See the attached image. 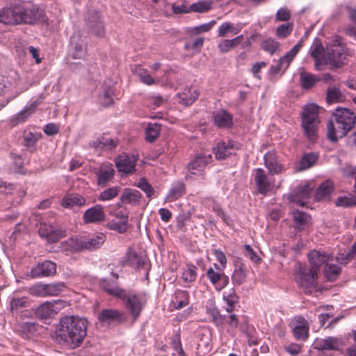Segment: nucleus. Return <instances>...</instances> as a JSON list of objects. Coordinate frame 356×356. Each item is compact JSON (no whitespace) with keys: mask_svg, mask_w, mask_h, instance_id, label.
I'll use <instances>...</instances> for the list:
<instances>
[{"mask_svg":"<svg viewBox=\"0 0 356 356\" xmlns=\"http://www.w3.org/2000/svg\"><path fill=\"white\" fill-rule=\"evenodd\" d=\"M318 156L315 153L305 154L300 160L298 165V170L308 169L316 164Z\"/></svg>","mask_w":356,"mask_h":356,"instance_id":"ea45409f","label":"nucleus"},{"mask_svg":"<svg viewBox=\"0 0 356 356\" xmlns=\"http://www.w3.org/2000/svg\"><path fill=\"white\" fill-rule=\"evenodd\" d=\"M261 47L264 51L273 55L279 51L280 43L273 38H270L264 40L261 44Z\"/></svg>","mask_w":356,"mask_h":356,"instance_id":"864d4df0","label":"nucleus"},{"mask_svg":"<svg viewBox=\"0 0 356 356\" xmlns=\"http://www.w3.org/2000/svg\"><path fill=\"white\" fill-rule=\"evenodd\" d=\"M312 191V188L309 185L298 187L289 195V200L297 205L304 207L306 204L305 200L309 197Z\"/></svg>","mask_w":356,"mask_h":356,"instance_id":"4be33fe9","label":"nucleus"},{"mask_svg":"<svg viewBox=\"0 0 356 356\" xmlns=\"http://www.w3.org/2000/svg\"><path fill=\"white\" fill-rule=\"evenodd\" d=\"M346 56V49L341 45L338 40L334 41L330 48H327V63L335 67H340L343 65Z\"/></svg>","mask_w":356,"mask_h":356,"instance_id":"9b49d317","label":"nucleus"},{"mask_svg":"<svg viewBox=\"0 0 356 356\" xmlns=\"http://www.w3.org/2000/svg\"><path fill=\"white\" fill-rule=\"evenodd\" d=\"M211 156H197L188 164L189 174L186 175V179L191 178V175L201 176Z\"/></svg>","mask_w":356,"mask_h":356,"instance_id":"a211bd4d","label":"nucleus"},{"mask_svg":"<svg viewBox=\"0 0 356 356\" xmlns=\"http://www.w3.org/2000/svg\"><path fill=\"white\" fill-rule=\"evenodd\" d=\"M243 40V35H240L232 40H225L218 44V48L222 52H227L231 48L240 44Z\"/></svg>","mask_w":356,"mask_h":356,"instance_id":"09e8293b","label":"nucleus"},{"mask_svg":"<svg viewBox=\"0 0 356 356\" xmlns=\"http://www.w3.org/2000/svg\"><path fill=\"white\" fill-rule=\"evenodd\" d=\"M29 298L26 296H14L10 300V309L12 313L17 312L20 309L29 307Z\"/></svg>","mask_w":356,"mask_h":356,"instance_id":"79ce46f5","label":"nucleus"},{"mask_svg":"<svg viewBox=\"0 0 356 356\" xmlns=\"http://www.w3.org/2000/svg\"><path fill=\"white\" fill-rule=\"evenodd\" d=\"M175 308L180 309L189 304V295L186 291L178 289L174 295Z\"/></svg>","mask_w":356,"mask_h":356,"instance_id":"a19ab883","label":"nucleus"},{"mask_svg":"<svg viewBox=\"0 0 356 356\" xmlns=\"http://www.w3.org/2000/svg\"><path fill=\"white\" fill-rule=\"evenodd\" d=\"M121 263L123 266H127L139 271L143 270L146 277L148 278L151 265L148 262L147 258L140 252L129 248L124 256L122 258Z\"/></svg>","mask_w":356,"mask_h":356,"instance_id":"423d86ee","label":"nucleus"},{"mask_svg":"<svg viewBox=\"0 0 356 356\" xmlns=\"http://www.w3.org/2000/svg\"><path fill=\"white\" fill-rule=\"evenodd\" d=\"M319 80V79L312 74L302 72L300 74V86L303 89H310L314 87Z\"/></svg>","mask_w":356,"mask_h":356,"instance_id":"a18cd8bd","label":"nucleus"},{"mask_svg":"<svg viewBox=\"0 0 356 356\" xmlns=\"http://www.w3.org/2000/svg\"><path fill=\"white\" fill-rule=\"evenodd\" d=\"M137 161L135 155L123 153L115 159V165L119 172L129 175L136 171Z\"/></svg>","mask_w":356,"mask_h":356,"instance_id":"ddd939ff","label":"nucleus"},{"mask_svg":"<svg viewBox=\"0 0 356 356\" xmlns=\"http://www.w3.org/2000/svg\"><path fill=\"white\" fill-rule=\"evenodd\" d=\"M244 251L245 256L249 258L252 262L257 263L261 260L250 245H244Z\"/></svg>","mask_w":356,"mask_h":356,"instance_id":"774afa93","label":"nucleus"},{"mask_svg":"<svg viewBox=\"0 0 356 356\" xmlns=\"http://www.w3.org/2000/svg\"><path fill=\"white\" fill-rule=\"evenodd\" d=\"M265 166L268 170L269 175L274 176L286 171V168L281 163L277 155L274 152H267L264 157Z\"/></svg>","mask_w":356,"mask_h":356,"instance_id":"f3484780","label":"nucleus"},{"mask_svg":"<svg viewBox=\"0 0 356 356\" xmlns=\"http://www.w3.org/2000/svg\"><path fill=\"white\" fill-rule=\"evenodd\" d=\"M308 258L311 268L318 271L321 266L330 260V257L321 251L312 250L308 253Z\"/></svg>","mask_w":356,"mask_h":356,"instance_id":"bb28decb","label":"nucleus"},{"mask_svg":"<svg viewBox=\"0 0 356 356\" xmlns=\"http://www.w3.org/2000/svg\"><path fill=\"white\" fill-rule=\"evenodd\" d=\"M344 346L341 337H326L324 339H316L314 341V349L318 350H339Z\"/></svg>","mask_w":356,"mask_h":356,"instance_id":"dca6fc26","label":"nucleus"},{"mask_svg":"<svg viewBox=\"0 0 356 356\" xmlns=\"http://www.w3.org/2000/svg\"><path fill=\"white\" fill-rule=\"evenodd\" d=\"M161 125L157 123H149L145 131L146 140L149 142H154L160 135Z\"/></svg>","mask_w":356,"mask_h":356,"instance_id":"de8ad7c7","label":"nucleus"},{"mask_svg":"<svg viewBox=\"0 0 356 356\" xmlns=\"http://www.w3.org/2000/svg\"><path fill=\"white\" fill-rule=\"evenodd\" d=\"M235 148V143L234 141H229L225 143L221 141L218 143L217 145L213 148V152L215 154L216 159L220 160L224 159L229 155L232 154L231 150Z\"/></svg>","mask_w":356,"mask_h":356,"instance_id":"cd10ccee","label":"nucleus"},{"mask_svg":"<svg viewBox=\"0 0 356 356\" xmlns=\"http://www.w3.org/2000/svg\"><path fill=\"white\" fill-rule=\"evenodd\" d=\"M65 306L66 302L62 300L47 301L36 308L35 314L40 319H49L54 318Z\"/></svg>","mask_w":356,"mask_h":356,"instance_id":"6e6552de","label":"nucleus"},{"mask_svg":"<svg viewBox=\"0 0 356 356\" xmlns=\"http://www.w3.org/2000/svg\"><path fill=\"white\" fill-rule=\"evenodd\" d=\"M63 250L74 253L83 250V237H70L62 243Z\"/></svg>","mask_w":356,"mask_h":356,"instance_id":"7c9ffc66","label":"nucleus"},{"mask_svg":"<svg viewBox=\"0 0 356 356\" xmlns=\"http://www.w3.org/2000/svg\"><path fill=\"white\" fill-rule=\"evenodd\" d=\"M13 24H33L43 16V10L38 6L31 2L18 3L13 6Z\"/></svg>","mask_w":356,"mask_h":356,"instance_id":"20e7f679","label":"nucleus"},{"mask_svg":"<svg viewBox=\"0 0 356 356\" xmlns=\"http://www.w3.org/2000/svg\"><path fill=\"white\" fill-rule=\"evenodd\" d=\"M254 180L259 193L266 195L274 187V179H270L262 168L255 170Z\"/></svg>","mask_w":356,"mask_h":356,"instance_id":"f8f14e48","label":"nucleus"},{"mask_svg":"<svg viewBox=\"0 0 356 356\" xmlns=\"http://www.w3.org/2000/svg\"><path fill=\"white\" fill-rule=\"evenodd\" d=\"M142 198V194L140 191L132 189L125 188L121 195L120 202L122 204H129L133 206L139 204Z\"/></svg>","mask_w":356,"mask_h":356,"instance_id":"c756f323","label":"nucleus"},{"mask_svg":"<svg viewBox=\"0 0 356 356\" xmlns=\"http://www.w3.org/2000/svg\"><path fill=\"white\" fill-rule=\"evenodd\" d=\"M86 53V43L78 33L70 38L69 56L74 59L83 58Z\"/></svg>","mask_w":356,"mask_h":356,"instance_id":"4468645a","label":"nucleus"},{"mask_svg":"<svg viewBox=\"0 0 356 356\" xmlns=\"http://www.w3.org/2000/svg\"><path fill=\"white\" fill-rule=\"evenodd\" d=\"M36 106V102H34L29 107L25 108L17 115H14L11 119V122L14 124L24 122L33 113H35Z\"/></svg>","mask_w":356,"mask_h":356,"instance_id":"c9c22d12","label":"nucleus"},{"mask_svg":"<svg viewBox=\"0 0 356 356\" xmlns=\"http://www.w3.org/2000/svg\"><path fill=\"white\" fill-rule=\"evenodd\" d=\"M97 318L103 325L121 324L127 320L125 312L118 309H106L99 312Z\"/></svg>","mask_w":356,"mask_h":356,"instance_id":"1a4fd4ad","label":"nucleus"},{"mask_svg":"<svg viewBox=\"0 0 356 356\" xmlns=\"http://www.w3.org/2000/svg\"><path fill=\"white\" fill-rule=\"evenodd\" d=\"M86 204V199L77 194H72L64 197L62 200V206L65 208H73L74 207H81Z\"/></svg>","mask_w":356,"mask_h":356,"instance_id":"4c0bfd02","label":"nucleus"},{"mask_svg":"<svg viewBox=\"0 0 356 356\" xmlns=\"http://www.w3.org/2000/svg\"><path fill=\"white\" fill-rule=\"evenodd\" d=\"M341 267L335 264H327L324 268L325 275L330 281L335 280L341 273Z\"/></svg>","mask_w":356,"mask_h":356,"instance_id":"8fccbe9b","label":"nucleus"},{"mask_svg":"<svg viewBox=\"0 0 356 356\" xmlns=\"http://www.w3.org/2000/svg\"><path fill=\"white\" fill-rule=\"evenodd\" d=\"M118 143V138H111L103 136L90 143V146L95 149L111 150L116 148Z\"/></svg>","mask_w":356,"mask_h":356,"instance_id":"b1692460","label":"nucleus"},{"mask_svg":"<svg viewBox=\"0 0 356 356\" xmlns=\"http://www.w3.org/2000/svg\"><path fill=\"white\" fill-rule=\"evenodd\" d=\"M91 172L95 174L97 185L100 187L106 186L115 174L113 165L109 163H102L98 167H92Z\"/></svg>","mask_w":356,"mask_h":356,"instance_id":"9d476101","label":"nucleus"},{"mask_svg":"<svg viewBox=\"0 0 356 356\" xmlns=\"http://www.w3.org/2000/svg\"><path fill=\"white\" fill-rule=\"evenodd\" d=\"M28 292L33 296L46 297L47 293L45 284H35L28 289Z\"/></svg>","mask_w":356,"mask_h":356,"instance_id":"4d7b16f0","label":"nucleus"},{"mask_svg":"<svg viewBox=\"0 0 356 356\" xmlns=\"http://www.w3.org/2000/svg\"><path fill=\"white\" fill-rule=\"evenodd\" d=\"M140 81L147 86H152L155 83L154 79L149 74L145 69H140L138 73Z\"/></svg>","mask_w":356,"mask_h":356,"instance_id":"338daca9","label":"nucleus"},{"mask_svg":"<svg viewBox=\"0 0 356 356\" xmlns=\"http://www.w3.org/2000/svg\"><path fill=\"white\" fill-rule=\"evenodd\" d=\"M186 193V186L181 181H177L172 184L170 190L167 195V199L169 202H173Z\"/></svg>","mask_w":356,"mask_h":356,"instance_id":"f704fd0d","label":"nucleus"},{"mask_svg":"<svg viewBox=\"0 0 356 356\" xmlns=\"http://www.w3.org/2000/svg\"><path fill=\"white\" fill-rule=\"evenodd\" d=\"M24 145L28 148H34L42 134L38 131L25 130L23 132Z\"/></svg>","mask_w":356,"mask_h":356,"instance_id":"58836bf2","label":"nucleus"},{"mask_svg":"<svg viewBox=\"0 0 356 356\" xmlns=\"http://www.w3.org/2000/svg\"><path fill=\"white\" fill-rule=\"evenodd\" d=\"M293 219L296 224V229H302L310 222L311 218L306 213L297 210L293 213Z\"/></svg>","mask_w":356,"mask_h":356,"instance_id":"c03bdc74","label":"nucleus"},{"mask_svg":"<svg viewBox=\"0 0 356 356\" xmlns=\"http://www.w3.org/2000/svg\"><path fill=\"white\" fill-rule=\"evenodd\" d=\"M123 301L125 308L130 313L133 322H135L140 316L144 309L147 300L142 293H136L132 292H126L120 297Z\"/></svg>","mask_w":356,"mask_h":356,"instance_id":"39448f33","label":"nucleus"},{"mask_svg":"<svg viewBox=\"0 0 356 356\" xmlns=\"http://www.w3.org/2000/svg\"><path fill=\"white\" fill-rule=\"evenodd\" d=\"M38 232L49 243H56L65 236V230L47 224H41Z\"/></svg>","mask_w":356,"mask_h":356,"instance_id":"2eb2a0df","label":"nucleus"},{"mask_svg":"<svg viewBox=\"0 0 356 356\" xmlns=\"http://www.w3.org/2000/svg\"><path fill=\"white\" fill-rule=\"evenodd\" d=\"M323 51L324 47L320 40L318 38L315 39L311 47V56L314 58L316 66L327 63V61L325 60L324 58H320Z\"/></svg>","mask_w":356,"mask_h":356,"instance_id":"e433bc0d","label":"nucleus"},{"mask_svg":"<svg viewBox=\"0 0 356 356\" xmlns=\"http://www.w3.org/2000/svg\"><path fill=\"white\" fill-rule=\"evenodd\" d=\"M105 218L104 207L101 204H95L88 209L83 215V220L86 224L99 223L104 221Z\"/></svg>","mask_w":356,"mask_h":356,"instance_id":"6ab92c4d","label":"nucleus"},{"mask_svg":"<svg viewBox=\"0 0 356 356\" xmlns=\"http://www.w3.org/2000/svg\"><path fill=\"white\" fill-rule=\"evenodd\" d=\"M56 272V264L51 261L46 260L38 264L32 268L31 273L33 277H41L53 275Z\"/></svg>","mask_w":356,"mask_h":356,"instance_id":"412c9836","label":"nucleus"},{"mask_svg":"<svg viewBox=\"0 0 356 356\" xmlns=\"http://www.w3.org/2000/svg\"><path fill=\"white\" fill-rule=\"evenodd\" d=\"M120 190V188L119 186L106 188L99 194L98 200L100 201L111 200L118 195Z\"/></svg>","mask_w":356,"mask_h":356,"instance_id":"5fc2aeb1","label":"nucleus"},{"mask_svg":"<svg viewBox=\"0 0 356 356\" xmlns=\"http://www.w3.org/2000/svg\"><path fill=\"white\" fill-rule=\"evenodd\" d=\"M293 29V25L291 23L281 24L276 29V35L280 39L286 38L291 33Z\"/></svg>","mask_w":356,"mask_h":356,"instance_id":"bf43d9fd","label":"nucleus"},{"mask_svg":"<svg viewBox=\"0 0 356 356\" xmlns=\"http://www.w3.org/2000/svg\"><path fill=\"white\" fill-rule=\"evenodd\" d=\"M298 280L300 286L304 289L305 293H311L317 284V272L312 268H307L306 265L298 264L296 266Z\"/></svg>","mask_w":356,"mask_h":356,"instance_id":"0eeeda50","label":"nucleus"},{"mask_svg":"<svg viewBox=\"0 0 356 356\" xmlns=\"http://www.w3.org/2000/svg\"><path fill=\"white\" fill-rule=\"evenodd\" d=\"M291 60L288 58L284 59V56L281 57L277 64L272 65L270 71L273 74H277L281 70L285 71L291 63Z\"/></svg>","mask_w":356,"mask_h":356,"instance_id":"e2e57ef3","label":"nucleus"},{"mask_svg":"<svg viewBox=\"0 0 356 356\" xmlns=\"http://www.w3.org/2000/svg\"><path fill=\"white\" fill-rule=\"evenodd\" d=\"M107 227L111 230L116 231L119 233H124L128 228V222L111 220L107 223Z\"/></svg>","mask_w":356,"mask_h":356,"instance_id":"69168bd1","label":"nucleus"},{"mask_svg":"<svg viewBox=\"0 0 356 356\" xmlns=\"http://www.w3.org/2000/svg\"><path fill=\"white\" fill-rule=\"evenodd\" d=\"M87 25L89 27L92 34L99 37L104 36L105 29L103 22L101 20V17L99 13H95L91 18L87 21Z\"/></svg>","mask_w":356,"mask_h":356,"instance_id":"393cba45","label":"nucleus"},{"mask_svg":"<svg viewBox=\"0 0 356 356\" xmlns=\"http://www.w3.org/2000/svg\"><path fill=\"white\" fill-rule=\"evenodd\" d=\"M101 287L109 295L117 297L118 298H120V297L124 294V290L118 287L115 282L103 280L101 283Z\"/></svg>","mask_w":356,"mask_h":356,"instance_id":"37998d69","label":"nucleus"},{"mask_svg":"<svg viewBox=\"0 0 356 356\" xmlns=\"http://www.w3.org/2000/svg\"><path fill=\"white\" fill-rule=\"evenodd\" d=\"M295 338L298 340L305 341L309 336V324L302 317H298L296 320V324L293 329Z\"/></svg>","mask_w":356,"mask_h":356,"instance_id":"c85d7f7f","label":"nucleus"},{"mask_svg":"<svg viewBox=\"0 0 356 356\" xmlns=\"http://www.w3.org/2000/svg\"><path fill=\"white\" fill-rule=\"evenodd\" d=\"M13 6L0 10V22L5 24H13Z\"/></svg>","mask_w":356,"mask_h":356,"instance_id":"13d9d810","label":"nucleus"},{"mask_svg":"<svg viewBox=\"0 0 356 356\" xmlns=\"http://www.w3.org/2000/svg\"><path fill=\"white\" fill-rule=\"evenodd\" d=\"M197 268L195 266H188L182 273V278L186 282H193L197 277Z\"/></svg>","mask_w":356,"mask_h":356,"instance_id":"680f3d73","label":"nucleus"},{"mask_svg":"<svg viewBox=\"0 0 356 356\" xmlns=\"http://www.w3.org/2000/svg\"><path fill=\"white\" fill-rule=\"evenodd\" d=\"M190 10L196 13H204L211 9V3L207 1H200L190 6Z\"/></svg>","mask_w":356,"mask_h":356,"instance_id":"0e129e2a","label":"nucleus"},{"mask_svg":"<svg viewBox=\"0 0 356 356\" xmlns=\"http://www.w3.org/2000/svg\"><path fill=\"white\" fill-rule=\"evenodd\" d=\"M333 183L330 180L323 181L316 189L314 198L319 202L330 197L333 191Z\"/></svg>","mask_w":356,"mask_h":356,"instance_id":"473e14b6","label":"nucleus"},{"mask_svg":"<svg viewBox=\"0 0 356 356\" xmlns=\"http://www.w3.org/2000/svg\"><path fill=\"white\" fill-rule=\"evenodd\" d=\"M18 332L24 339L30 338L38 329L39 325L35 321H26L19 323Z\"/></svg>","mask_w":356,"mask_h":356,"instance_id":"72a5a7b5","label":"nucleus"},{"mask_svg":"<svg viewBox=\"0 0 356 356\" xmlns=\"http://www.w3.org/2000/svg\"><path fill=\"white\" fill-rule=\"evenodd\" d=\"M344 98L339 88L336 87L327 88L326 94V102L327 104L338 103L343 101Z\"/></svg>","mask_w":356,"mask_h":356,"instance_id":"49530a36","label":"nucleus"},{"mask_svg":"<svg viewBox=\"0 0 356 356\" xmlns=\"http://www.w3.org/2000/svg\"><path fill=\"white\" fill-rule=\"evenodd\" d=\"M355 114L346 108H337L327 123V138L332 142L344 137L355 124Z\"/></svg>","mask_w":356,"mask_h":356,"instance_id":"f03ea898","label":"nucleus"},{"mask_svg":"<svg viewBox=\"0 0 356 356\" xmlns=\"http://www.w3.org/2000/svg\"><path fill=\"white\" fill-rule=\"evenodd\" d=\"M113 90L110 86H104L103 93L99 96V103L104 106H108L113 103Z\"/></svg>","mask_w":356,"mask_h":356,"instance_id":"3c124183","label":"nucleus"},{"mask_svg":"<svg viewBox=\"0 0 356 356\" xmlns=\"http://www.w3.org/2000/svg\"><path fill=\"white\" fill-rule=\"evenodd\" d=\"M246 266L241 261L234 263V270L232 275V280L234 285L243 284L246 279Z\"/></svg>","mask_w":356,"mask_h":356,"instance_id":"2f4dec72","label":"nucleus"},{"mask_svg":"<svg viewBox=\"0 0 356 356\" xmlns=\"http://www.w3.org/2000/svg\"><path fill=\"white\" fill-rule=\"evenodd\" d=\"M207 312L212 318L213 323L217 325H222L225 324V316L221 315L215 306L207 307Z\"/></svg>","mask_w":356,"mask_h":356,"instance_id":"603ef678","label":"nucleus"},{"mask_svg":"<svg viewBox=\"0 0 356 356\" xmlns=\"http://www.w3.org/2000/svg\"><path fill=\"white\" fill-rule=\"evenodd\" d=\"M47 296H58L63 291L65 285L62 282L45 284Z\"/></svg>","mask_w":356,"mask_h":356,"instance_id":"6e6d98bb","label":"nucleus"},{"mask_svg":"<svg viewBox=\"0 0 356 356\" xmlns=\"http://www.w3.org/2000/svg\"><path fill=\"white\" fill-rule=\"evenodd\" d=\"M88 322L78 316H65L59 322L56 339L72 349L79 347L87 334Z\"/></svg>","mask_w":356,"mask_h":356,"instance_id":"f257e3e1","label":"nucleus"},{"mask_svg":"<svg viewBox=\"0 0 356 356\" xmlns=\"http://www.w3.org/2000/svg\"><path fill=\"white\" fill-rule=\"evenodd\" d=\"M206 275L210 282L218 291L224 289L229 284V277L225 273L216 271L211 267L207 269Z\"/></svg>","mask_w":356,"mask_h":356,"instance_id":"aec40b11","label":"nucleus"},{"mask_svg":"<svg viewBox=\"0 0 356 356\" xmlns=\"http://www.w3.org/2000/svg\"><path fill=\"white\" fill-rule=\"evenodd\" d=\"M213 118L215 124L220 128H228L233 124L232 115L224 109L214 111Z\"/></svg>","mask_w":356,"mask_h":356,"instance_id":"5701e85b","label":"nucleus"},{"mask_svg":"<svg viewBox=\"0 0 356 356\" xmlns=\"http://www.w3.org/2000/svg\"><path fill=\"white\" fill-rule=\"evenodd\" d=\"M106 241V236L99 232L91 237L83 236V250H93L99 248Z\"/></svg>","mask_w":356,"mask_h":356,"instance_id":"a878e982","label":"nucleus"},{"mask_svg":"<svg viewBox=\"0 0 356 356\" xmlns=\"http://www.w3.org/2000/svg\"><path fill=\"white\" fill-rule=\"evenodd\" d=\"M320 107L315 104H307L301 113V127L304 135L312 141L317 138V131L321 122Z\"/></svg>","mask_w":356,"mask_h":356,"instance_id":"7ed1b4c3","label":"nucleus"},{"mask_svg":"<svg viewBox=\"0 0 356 356\" xmlns=\"http://www.w3.org/2000/svg\"><path fill=\"white\" fill-rule=\"evenodd\" d=\"M136 186L145 193L147 197L152 198L155 191L151 184L145 178H140Z\"/></svg>","mask_w":356,"mask_h":356,"instance_id":"052dcab7","label":"nucleus"}]
</instances>
